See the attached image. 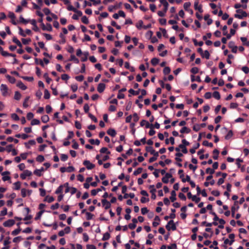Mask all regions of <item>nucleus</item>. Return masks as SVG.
<instances>
[{"label": "nucleus", "mask_w": 249, "mask_h": 249, "mask_svg": "<svg viewBox=\"0 0 249 249\" xmlns=\"http://www.w3.org/2000/svg\"><path fill=\"white\" fill-rule=\"evenodd\" d=\"M110 237V234L108 232H107L105 233H104V234L103 235V237L102 238V240L103 241L107 240L109 239Z\"/></svg>", "instance_id": "obj_35"}, {"label": "nucleus", "mask_w": 249, "mask_h": 249, "mask_svg": "<svg viewBox=\"0 0 249 249\" xmlns=\"http://www.w3.org/2000/svg\"><path fill=\"white\" fill-rule=\"evenodd\" d=\"M191 80L192 82H194L195 81H196L198 82H201L200 77L199 76H197L195 77L194 75H191Z\"/></svg>", "instance_id": "obj_20"}, {"label": "nucleus", "mask_w": 249, "mask_h": 249, "mask_svg": "<svg viewBox=\"0 0 249 249\" xmlns=\"http://www.w3.org/2000/svg\"><path fill=\"white\" fill-rule=\"evenodd\" d=\"M168 225H171V230L174 231L177 229L176 226L174 223V222L173 220H171L168 222Z\"/></svg>", "instance_id": "obj_23"}, {"label": "nucleus", "mask_w": 249, "mask_h": 249, "mask_svg": "<svg viewBox=\"0 0 249 249\" xmlns=\"http://www.w3.org/2000/svg\"><path fill=\"white\" fill-rule=\"evenodd\" d=\"M21 41L23 44L27 45L31 41V39H30V38H22Z\"/></svg>", "instance_id": "obj_57"}, {"label": "nucleus", "mask_w": 249, "mask_h": 249, "mask_svg": "<svg viewBox=\"0 0 249 249\" xmlns=\"http://www.w3.org/2000/svg\"><path fill=\"white\" fill-rule=\"evenodd\" d=\"M32 174V172L28 170H24L23 173L20 174V178L22 179H24L26 178L27 177H29L31 176Z\"/></svg>", "instance_id": "obj_7"}, {"label": "nucleus", "mask_w": 249, "mask_h": 249, "mask_svg": "<svg viewBox=\"0 0 249 249\" xmlns=\"http://www.w3.org/2000/svg\"><path fill=\"white\" fill-rule=\"evenodd\" d=\"M145 150L147 152H149L150 154L155 156V157H151L149 160V162L152 163L157 160L159 157V152L156 151L152 146H146Z\"/></svg>", "instance_id": "obj_1"}, {"label": "nucleus", "mask_w": 249, "mask_h": 249, "mask_svg": "<svg viewBox=\"0 0 249 249\" xmlns=\"http://www.w3.org/2000/svg\"><path fill=\"white\" fill-rule=\"evenodd\" d=\"M35 62L36 64H39L42 67H44L45 64H47V57H45L43 58V60L36 58L35 59Z\"/></svg>", "instance_id": "obj_5"}, {"label": "nucleus", "mask_w": 249, "mask_h": 249, "mask_svg": "<svg viewBox=\"0 0 249 249\" xmlns=\"http://www.w3.org/2000/svg\"><path fill=\"white\" fill-rule=\"evenodd\" d=\"M172 177V174L167 173L165 176L162 178V181L164 183H168L169 182V178Z\"/></svg>", "instance_id": "obj_10"}, {"label": "nucleus", "mask_w": 249, "mask_h": 249, "mask_svg": "<svg viewBox=\"0 0 249 249\" xmlns=\"http://www.w3.org/2000/svg\"><path fill=\"white\" fill-rule=\"evenodd\" d=\"M36 160L38 162H41L44 160V158L42 155H39L36 157Z\"/></svg>", "instance_id": "obj_55"}, {"label": "nucleus", "mask_w": 249, "mask_h": 249, "mask_svg": "<svg viewBox=\"0 0 249 249\" xmlns=\"http://www.w3.org/2000/svg\"><path fill=\"white\" fill-rule=\"evenodd\" d=\"M89 142L91 144H96L97 145H98L100 143V142L98 139H96L95 140H94V139H90L89 140Z\"/></svg>", "instance_id": "obj_30"}, {"label": "nucleus", "mask_w": 249, "mask_h": 249, "mask_svg": "<svg viewBox=\"0 0 249 249\" xmlns=\"http://www.w3.org/2000/svg\"><path fill=\"white\" fill-rule=\"evenodd\" d=\"M233 135V133H232V130H230L228 134L225 136V139L226 140H229L230 139Z\"/></svg>", "instance_id": "obj_49"}, {"label": "nucleus", "mask_w": 249, "mask_h": 249, "mask_svg": "<svg viewBox=\"0 0 249 249\" xmlns=\"http://www.w3.org/2000/svg\"><path fill=\"white\" fill-rule=\"evenodd\" d=\"M10 174V172L9 171H5L1 173V175L3 176L2 179L4 181H7L10 179V177L9 176H7Z\"/></svg>", "instance_id": "obj_11"}, {"label": "nucleus", "mask_w": 249, "mask_h": 249, "mask_svg": "<svg viewBox=\"0 0 249 249\" xmlns=\"http://www.w3.org/2000/svg\"><path fill=\"white\" fill-rule=\"evenodd\" d=\"M83 54L84 55V57H82L81 58V61L82 62H85L88 59V57L89 55V53L88 52H84L83 53Z\"/></svg>", "instance_id": "obj_27"}, {"label": "nucleus", "mask_w": 249, "mask_h": 249, "mask_svg": "<svg viewBox=\"0 0 249 249\" xmlns=\"http://www.w3.org/2000/svg\"><path fill=\"white\" fill-rule=\"evenodd\" d=\"M20 231H21V229L20 228L16 229L12 232V234L13 235H16L20 232Z\"/></svg>", "instance_id": "obj_63"}, {"label": "nucleus", "mask_w": 249, "mask_h": 249, "mask_svg": "<svg viewBox=\"0 0 249 249\" xmlns=\"http://www.w3.org/2000/svg\"><path fill=\"white\" fill-rule=\"evenodd\" d=\"M100 152L101 153H107V154H110V152L108 151V149L107 147H103L100 150Z\"/></svg>", "instance_id": "obj_37"}, {"label": "nucleus", "mask_w": 249, "mask_h": 249, "mask_svg": "<svg viewBox=\"0 0 249 249\" xmlns=\"http://www.w3.org/2000/svg\"><path fill=\"white\" fill-rule=\"evenodd\" d=\"M13 41L16 44H17V45L21 48L22 45V44L21 43V42L19 41V40L18 39V38L16 37H14L13 38Z\"/></svg>", "instance_id": "obj_31"}, {"label": "nucleus", "mask_w": 249, "mask_h": 249, "mask_svg": "<svg viewBox=\"0 0 249 249\" xmlns=\"http://www.w3.org/2000/svg\"><path fill=\"white\" fill-rule=\"evenodd\" d=\"M44 212V210H40L38 213H37L36 216L35 217V220H37L41 217L42 213Z\"/></svg>", "instance_id": "obj_46"}, {"label": "nucleus", "mask_w": 249, "mask_h": 249, "mask_svg": "<svg viewBox=\"0 0 249 249\" xmlns=\"http://www.w3.org/2000/svg\"><path fill=\"white\" fill-rule=\"evenodd\" d=\"M63 189V186L62 185H60L56 190L55 191V194H61L62 192Z\"/></svg>", "instance_id": "obj_42"}, {"label": "nucleus", "mask_w": 249, "mask_h": 249, "mask_svg": "<svg viewBox=\"0 0 249 249\" xmlns=\"http://www.w3.org/2000/svg\"><path fill=\"white\" fill-rule=\"evenodd\" d=\"M83 165H85L87 169L88 170H91L95 167V165L88 160H85L83 163Z\"/></svg>", "instance_id": "obj_4"}, {"label": "nucleus", "mask_w": 249, "mask_h": 249, "mask_svg": "<svg viewBox=\"0 0 249 249\" xmlns=\"http://www.w3.org/2000/svg\"><path fill=\"white\" fill-rule=\"evenodd\" d=\"M236 12L237 14H235L234 15L235 18L243 19L244 18H245L248 16L247 13L241 9L236 10Z\"/></svg>", "instance_id": "obj_2"}, {"label": "nucleus", "mask_w": 249, "mask_h": 249, "mask_svg": "<svg viewBox=\"0 0 249 249\" xmlns=\"http://www.w3.org/2000/svg\"><path fill=\"white\" fill-rule=\"evenodd\" d=\"M89 117L95 123H97V118L94 116L92 114H91V113H89Z\"/></svg>", "instance_id": "obj_58"}, {"label": "nucleus", "mask_w": 249, "mask_h": 249, "mask_svg": "<svg viewBox=\"0 0 249 249\" xmlns=\"http://www.w3.org/2000/svg\"><path fill=\"white\" fill-rule=\"evenodd\" d=\"M30 23L33 25V30L35 31H38L39 29L36 25V20L35 19L31 20Z\"/></svg>", "instance_id": "obj_18"}, {"label": "nucleus", "mask_w": 249, "mask_h": 249, "mask_svg": "<svg viewBox=\"0 0 249 249\" xmlns=\"http://www.w3.org/2000/svg\"><path fill=\"white\" fill-rule=\"evenodd\" d=\"M9 240H10V237H8L4 241L3 244H4V245L5 246V247L2 248L1 249H9L10 246H7V245H9L10 243V241H9Z\"/></svg>", "instance_id": "obj_16"}, {"label": "nucleus", "mask_w": 249, "mask_h": 249, "mask_svg": "<svg viewBox=\"0 0 249 249\" xmlns=\"http://www.w3.org/2000/svg\"><path fill=\"white\" fill-rule=\"evenodd\" d=\"M106 88V85L104 83H99L97 87V91L99 93L103 92Z\"/></svg>", "instance_id": "obj_12"}, {"label": "nucleus", "mask_w": 249, "mask_h": 249, "mask_svg": "<svg viewBox=\"0 0 249 249\" xmlns=\"http://www.w3.org/2000/svg\"><path fill=\"white\" fill-rule=\"evenodd\" d=\"M242 70L246 73L249 72V68L247 66H244L242 68Z\"/></svg>", "instance_id": "obj_64"}, {"label": "nucleus", "mask_w": 249, "mask_h": 249, "mask_svg": "<svg viewBox=\"0 0 249 249\" xmlns=\"http://www.w3.org/2000/svg\"><path fill=\"white\" fill-rule=\"evenodd\" d=\"M191 6V3L190 2H187L184 3L183 7L185 11H188L190 9L189 8Z\"/></svg>", "instance_id": "obj_43"}, {"label": "nucleus", "mask_w": 249, "mask_h": 249, "mask_svg": "<svg viewBox=\"0 0 249 249\" xmlns=\"http://www.w3.org/2000/svg\"><path fill=\"white\" fill-rule=\"evenodd\" d=\"M233 58L234 56L232 54H230L228 55V59H227V63L229 64H231L232 62L231 60V59H233Z\"/></svg>", "instance_id": "obj_52"}, {"label": "nucleus", "mask_w": 249, "mask_h": 249, "mask_svg": "<svg viewBox=\"0 0 249 249\" xmlns=\"http://www.w3.org/2000/svg\"><path fill=\"white\" fill-rule=\"evenodd\" d=\"M213 96L217 100H219L220 99V94L218 91H214L213 94Z\"/></svg>", "instance_id": "obj_34"}, {"label": "nucleus", "mask_w": 249, "mask_h": 249, "mask_svg": "<svg viewBox=\"0 0 249 249\" xmlns=\"http://www.w3.org/2000/svg\"><path fill=\"white\" fill-rule=\"evenodd\" d=\"M235 235L233 233H231L229 235V237L231 239L230 245H231L234 242Z\"/></svg>", "instance_id": "obj_40"}, {"label": "nucleus", "mask_w": 249, "mask_h": 249, "mask_svg": "<svg viewBox=\"0 0 249 249\" xmlns=\"http://www.w3.org/2000/svg\"><path fill=\"white\" fill-rule=\"evenodd\" d=\"M72 147L74 149H77L79 146L78 143L74 140L72 141Z\"/></svg>", "instance_id": "obj_61"}, {"label": "nucleus", "mask_w": 249, "mask_h": 249, "mask_svg": "<svg viewBox=\"0 0 249 249\" xmlns=\"http://www.w3.org/2000/svg\"><path fill=\"white\" fill-rule=\"evenodd\" d=\"M44 169L43 168H41L40 169H36L34 171V174L38 176H40L41 175V172Z\"/></svg>", "instance_id": "obj_48"}, {"label": "nucleus", "mask_w": 249, "mask_h": 249, "mask_svg": "<svg viewBox=\"0 0 249 249\" xmlns=\"http://www.w3.org/2000/svg\"><path fill=\"white\" fill-rule=\"evenodd\" d=\"M240 39L241 41L243 42L244 45L249 46V41H247V39L246 37H241Z\"/></svg>", "instance_id": "obj_26"}, {"label": "nucleus", "mask_w": 249, "mask_h": 249, "mask_svg": "<svg viewBox=\"0 0 249 249\" xmlns=\"http://www.w3.org/2000/svg\"><path fill=\"white\" fill-rule=\"evenodd\" d=\"M15 223V220L13 219H9L6 221H5L3 225L5 227H9L14 225Z\"/></svg>", "instance_id": "obj_9"}, {"label": "nucleus", "mask_w": 249, "mask_h": 249, "mask_svg": "<svg viewBox=\"0 0 249 249\" xmlns=\"http://www.w3.org/2000/svg\"><path fill=\"white\" fill-rule=\"evenodd\" d=\"M17 86L22 90H25L27 89L26 86L21 81L18 82Z\"/></svg>", "instance_id": "obj_24"}, {"label": "nucleus", "mask_w": 249, "mask_h": 249, "mask_svg": "<svg viewBox=\"0 0 249 249\" xmlns=\"http://www.w3.org/2000/svg\"><path fill=\"white\" fill-rule=\"evenodd\" d=\"M201 56L202 57H205L206 59H208L210 58V54L208 51L206 50L204 52L202 55Z\"/></svg>", "instance_id": "obj_36"}, {"label": "nucleus", "mask_w": 249, "mask_h": 249, "mask_svg": "<svg viewBox=\"0 0 249 249\" xmlns=\"http://www.w3.org/2000/svg\"><path fill=\"white\" fill-rule=\"evenodd\" d=\"M229 47L231 49V51L233 53H236L237 51V47L234 45L233 41H230L229 43Z\"/></svg>", "instance_id": "obj_6"}, {"label": "nucleus", "mask_w": 249, "mask_h": 249, "mask_svg": "<svg viewBox=\"0 0 249 249\" xmlns=\"http://www.w3.org/2000/svg\"><path fill=\"white\" fill-rule=\"evenodd\" d=\"M200 144L198 142L196 143L192 148L190 149V152L192 154H194L196 152V150L199 148Z\"/></svg>", "instance_id": "obj_22"}, {"label": "nucleus", "mask_w": 249, "mask_h": 249, "mask_svg": "<svg viewBox=\"0 0 249 249\" xmlns=\"http://www.w3.org/2000/svg\"><path fill=\"white\" fill-rule=\"evenodd\" d=\"M140 90H141V89H139L137 91H135L134 90V89H130L129 90H128V92L133 95H138L140 92Z\"/></svg>", "instance_id": "obj_25"}, {"label": "nucleus", "mask_w": 249, "mask_h": 249, "mask_svg": "<svg viewBox=\"0 0 249 249\" xmlns=\"http://www.w3.org/2000/svg\"><path fill=\"white\" fill-rule=\"evenodd\" d=\"M219 153V151L217 149H215L213 150V158L214 160H216L218 159Z\"/></svg>", "instance_id": "obj_21"}, {"label": "nucleus", "mask_w": 249, "mask_h": 249, "mask_svg": "<svg viewBox=\"0 0 249 249\" xmlns=\"http://www.w3.org/2000/svg\"><path fill=\"white\" fill-rule=\"evenodd\" d=\"M39 123H40V122L38 120L34 119H33L32 121H31V124L32 125H34L38 124H39Z\"/></svg>", "instance_id": "obj_59"}, {"label": "nucleus", "mask_w": 249, "mask_h": 249, "mask_svg": "<svg viewBox=\"0 0 249 249\" xmlns=\"http://www.w3.org/2000/svg\"><path fill=\"white\" fill-rule=\"evenodd\" d=\"M142 167H139L136 170H135L134 173H133V175L134 176H137L138 175L141 174L142 171Z\"/></svg>", "instance_id": "obj_41"}, {"label": "nucleus", "mask_w": 249, "mask_h": 249, "mask_svg": "<svg viewBox=\"0 0 249 249\" xmlns=\"http://www.w3.org/2000/svg\"><path fill=\"white\" fill-rule=\"evenodd\" d=\"M192 201L195 202V203H197L200 201V198L196 197V196H193V197H192Z\"/></svg>", "instance_id": "obj_60"}, {"label": "nucleus", "mask_w": 249, "mask_h": 249, "mask_svg": "<svg viewBox=\"0 0 249 249\" xmlns=\"http://www.w3.org/2000/svg\"><path fill=\"white\" fill-rule=\"evenodd\" d=\"M84 77L82 75L77 76L75 77V79L79 82H82L84 80Z\"/></svg>", "instance_id": "obj_62"}, {"label": "nucleus", "mask_w": 249, "mask_h": 249, "mask_svg": "<svg viewBox=\"0 0 249 249\" xmlns=\"http://www.w3.org/2000/svg\"><path fill=\"white\" fill-rule=\"evenodd\" d=\"M210 213L214 216V217L213 218V221H217L218 220H219V217L217 216V214L215 212L211 211L210 212Z\"/></svg>", "instance_id": "obj_51"}, {"label": "nucleus", "mask_w": 249, "mask_h": 249, "mask_svg": "<svg viewBox=\"0 0 249 249\" xmlns=\"http://www.w3.org/2000/svg\"><path fill=\"white\" fill-rule=\"evenodd\" d=\"M86 214L87 215V219L89 220L92 219L94 215L89 212H86Z\"/></svg>", "instance_id": "obj_50"}, {"label": "nucleus", "mask_w": 249, "mask_h": 249, "mask_svg": "<svg viewBox=\"0 0 249 249\" xmlns=\"http://www.w3.org/2000/svg\"><path fill=\"white\" fill-rule=\"evenodd\" d=\"M107 133L108 135H110V136H111L112 137H115L116 135V130L114 129L111 128H109L107 130Z\"/></svg>", "instance_id": "obj_15"}, {"label": "nucleus", "mask_w": 249, "mask_h": 249, "mask_svg": "<svg viewBox=\"0 0 249 249\" xmlns=\"http://www.w3.org/2000/svg\"><path fill=\"white\" fill-rule=\"evenodd\" d=\"M176 193L175 191H172L171 193V196L170 197L171 201L173 202L176 200Z\"/></svg>", "instance_id": "obj_17"}, {"label": "nucleus", "mask_w": 249, "mask_h": 249, "mask_svg": "<svg viewBox=\"0 0 249 249\" xmlns=\"http://www.w3.org/2000/svg\"><path fill=\"white\" fill-rule=\"evenodd\" d=\"M133 121L134 122H137L139 120V117L138 116L137 113H134L133 114Z\"/></svg>", "instance_id": "obj_56"}, {"label": "nucleus", "mask_w": 249, "mask_h": 249, "mask_svg": "<svg viewBox=\"0 0 249 249\" xmlns=\"http://www.w3.org/2000/svg\"><path fill=\"white\" fill-rule=\"evenodd\" d=\"M206 173L207 174H210V175H213L214 173V170L213 169H211L209 167L206 169Z\"/></svg>", "instance_id": "obj_54"}, {"label": "nucleus", "mask_w": 249, "mask_h": 249, "mask_svg": "<svg viewBox=\"0 0 249 249\" xmlns=\"http://www.w3.org/2000/svg\"><path fill=\"white\" fill-rule=\"evenodd\" d=\"M190 71L193 74H196L198 72L199 69L197 67H193L191 69Z\"/></svg>", "instance_id": "obj_45"}, {"label": "nucleus", "mask_w": 249, "mask_h": 249, "mask_svg": "<svg viewBox=\"0 0 249 249\" xmlns=\"http://www.w3.org/2000/svg\"><path fill=\"white\" fill-rule=\"evenodd\" d=\"M0 90L1 92L2 95L3 96H7L9 95L8 89L6 85L2 84L0 87Z\"/></svg>", "instance_id": "obj_3"}, {"label": "nucleus", "mask_w": 249, "mask_h": 249, "mask_svg": "<svg viewBox=\"0 0 249 249\" xmlns=\"http://www.w3.org/2000/svg\"><path fill=\"white\" fill-rule=\"evenodd\" d=\"M191 132V129L186 126H183L180 130V132L181 134L183 133H189Z\"/></svg>", "instance_id": "obj_19"}, {"label": "nucleus", "mask_w": 249, "mask_h": 249, "mask_svg": "<svg viewBox=\"0 0 249 249\" xmlns=\"http://www.w3.org/2000/svg\"><path fill=\"white\" fill-rule=\"evenodd\" d=\"M103 206L105 207L106 210H108L111 207L110 203L106 199H103L101 201Z\"/></svg>", "instance_id": "obj_8"}, {"label": "nucleus", "mask_w": 249, "mask_h": 249, "mask_svg": "<svg viewBox=\"0 0 249 249\" xmlns=\"http://www.w3.org/2000/svg\"><path fill=\"white\" fill-rule=\"evenodd\" d=\"M202 144L204 146H208L210 147H213V144L212 142H209L207 141H204L202 142Z\"/></svg>", "instance_id": "obj_33"}, {"label": "nucleus", "mask_w": 249, "mask_h": 249, "mask_svg": "<svg viewBox=\"0 0 249 249\" xmlns=\"http://www.w3.org/2000/svg\"><path fill=\"white\" fill-rule=\"evenodd\" d=\"M20 97V93L18 91H16L14 95V99L16 100H19Z\"/></svg>", "instance_id": "obj_47"}, {"label": "nucleus", "mask_w": 249, "mask_h": 249, "mask_svg": "<svg viewBox=\"0 0 249 249\" xmlns=\"http://www.w3.org/2000/svg\"><path fill=\"white\" fill-rule=\"evenodd\" d=\"M160 2L164 6V8H163L164 12H166L168 10V6H169V4L167 1V0H160Z\"/></svg>", "instance_id": "obj_14"}, {"label": "nucleus", "mask_w": 249, "mask_h": 249, "mask_svg": "<svg viewBox=\"0 0 249 249\" xmlns=\"http://www.w3.org/2000/svg\"><path fill=\"white\" fill-rule=\"evenodd\" d=\"M60 158L62 161H65L68 160V156L66 154H62Z\"/></svg>", "instance_id": "obj_53"}, {"label": "nucleus", "mask_w": 249, "mask_h": 249, "mask_svg": "<svg viewBox=\"0 0 249 249\" xmlns=\"http://www.w3.org/2000/svg\"><path fill=\"white\" fill-rule=\"evenodd\" d=\"M143 21L142 20H140L136 25V27L138 29H141L142 28H143Z\"/></svg>", "instance_id": "obj_38"}, {"label": "nucleus", "mask_w": 249, "mask_h": 249, "mask_svg": "<svg viewBox=\"0 0 249 249\" xmlns=\"http://www.w3.org/2000/svg\"><path fill=\"white\" fill-rule=\"evenodd\" d=\"M198 3H199V2L198 1H195V3H194V8H195V10H198L200 13H201L203 12L202 5H198Z\"/></svg>", "instance_id": "obj_13"}, {"label": "nucleus", "mask_w": 249, "mask_h": 249, "mask_svg": "<svg viewBox=\"0 0 249 249\" xmlns=\"http://www.w3.org/2000/svg\"><path fill=\"white\" fill-rule=\"evenodd\" d=\"M7 79L8 80V81L12 84H14L16 82V79L9 75H7L6 76Z\"/></svg>", "instance_id": "obj_29"}, {"label": "nucleus", "mask_w": 249, "mask_h": 249, "mask_svg": "<svg viewBox=\"0 0 249 249\" xmlns=\"http://www.w3.org/2000/svg\"><path fill=\"white\" fill-rule=\"evenodd\" d=\"M159 62V59L157 58L154 57L152 58L151 60V63L152 65L156 66L157 65Z\"/></svg>", "instance_id": "obj_32"}, {"label": "nucleus", "mask_w": 249, "mask_h": 249, "mask_svg": "<svg viewBox=\"0 0 249 249\" xmlns=\"http://www.w3.org/2000/svg\"><path fill=\"white\" fill-rule=\"evenodd\" d=\"M70 61H73L74 63L78 64L79 63V59L75 57V56L73 54H71L70 59Z\"/></svg>", "instance_id": "obj_28"}, {"label": "nucleus", "mask_w": 249, "mask_h": 249, "mask_svg": "<svg viewBox=\"0 0 249 249\" xmlns=\"http://www.w3.org/2000/svg\"><path fill=\"white\" fill-rule=\"evenodd\" d=\"M171 71V69L169 67H165L163 70V73L165 75H167L169 74Z\"/></svg>", "instance_id": "obj_39"}, {"label": "nucleus", "mask_w": 249, "mask_h": 249, "mask_svg": "<svg viewBox=\"0 0 249 249\" xmlns=\"http://www.w3.org/2000/svg\"><path fill=\"white\" fill-rule=\"evenodd\" d=\"M81 21L83 23L86 24H88L89 23L88 18L85 16L82 17L81 18Z\"/></svg>", "instance_id": "obj_44"}]
</instances>
